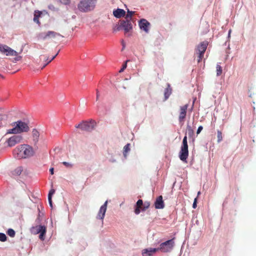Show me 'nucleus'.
<instances>
[{
    "label": "nucleus",
    "mask_w": 256,
    "mask_h": 256,
    "mask_svg": "<svg viewBox=\"0 0 256 256\" xmlns=\"http://www.w3.org/2000/svg\"><path fill=\"white\" fill-rule=\"evenodd\" d=\"M34 154L35 151L33 148L28 144H21L14 150V154L18 159L29 158Z\"/></svg>",
    "instance_id": "obj_1"
},
{
    "label": "nucleus",
    "mask_w": 256,
    "mask_h": 256,
    "mask_svg": "<svg viewBox=\"0 0 256 256\" xmlns=\"http://www.w3.org/2000/svg\"><path fill=\"white\" fill-rule=\"evenodd\" d=\"M98 0H80L77 4V8L82 13L90 12L94 10Z\"/></svg>",
    "instance_id": "obj_2"
},
{
    "label": "nucleus",
    "mask_w": 256,
    "mask_h": 256,
    "mask_svg": "<svg viewBox=\"0 0 256 256\" xmlns=\"http://www.w3.org/2000/svg\"><path fill=\"white\" fill-rule=\"evenodd\" d=\"M14 128L8 130L7 133L10 134H18L26 132L30 130V126L27 122L18 120L13 124Z\"/></svg>",
    "instance_id": "obj_3"
},
{
    "label": "nucleus",
    "mask_w": 256,
    "mask_h": 256,
    "mask_svg": "<svg viewBox=\"0 0 256 256\" xmlns=\"http://www.w3.org/2000/svg\"><path fill=\"white\" fill-rule=\"evenodd\" d=\"M0 53L8 56L14 57L13 60L14 62L19 61L22 58V56L19 55L20 52H17L7 45L1 44H0Z\"/></svg>",
    "instance_id": "obj_4"
},
{
    "label": "nucleus",
    "mask_w": 256,
    "mask_h": 256,
    "mask_svg": "<svg viewBox=\"0 0 256 256\" xmlns=\"http://www.w3.org/2000/svg\"><path fill=\"white\" fill-rule=\"evenodd\" d=\"M96 124V121L90 120L88 121H83L76 125L75 127L82 131L91 132L95 128Z\"/></svg>",
    "instance_id": "obj_5"
},
{
    "label": "nucleus",
    "mask_w": 256,
    "mask_h": 256,
    "mask_svg": "<svg viewBox=\"0 0 256 256\" xmlns=\"http://www.w3.org/2000/svg\"><path fill=\"white\" fill-rule=\"evenodd\" d=\"M174 244V239H171L161 243L157 249L162 252H170L173 250Z\"/></svg>",
    "instance_id": "obj_6"
},
{
    "label": "nucleus",
    "mask_w": 256,
    "mask_h": 256,
    "mask_svg": "<svg viewBox=\"0 0 256 256\" xmlns=\"http://www.w3.org/2000/svg\"><path fill=\"white\" fill-rule=\"evenodd\" d=\"M208 45V42H203L198 46L196 54H198V62L202 60L204 57V53L207 48Z\"/></svg>",
    "instance_id": "obj_7"
},
{
    "label": "nucleus",
    "mask_w": 256,
    "mask_h": 256,
    "mask_svg": "<svg viewBox=\"0 0 256 256\" xmlns=\"http://www.w3.org/2000/svg\"><path fill=\"white\" fill-rule=\"evenodd\" d=\"M132 25L129 20H125L120 21V24L117 27L116 30H120L121 29H123L125 32H128L132 30Z\"/></svg>",
    "instance_id": "obj_8"
},
{
    "label": "nucleus",
    "mask_w": 256,
    "mask_h": 256,
    "mask_svg": "<svg viewBox=\"0 0 256 256\" xmlns=\"http://www.w3.org/2000/svg\"><path fill=\"white\" fill-rule=\"evenodd\" d=\"M138 26L140 28L146 33L149 32L150 24L144 18L140 20L138 22Z\"/></svg>",
    "instance_id": "obj_9"
},
{
    "label": "nucleus",
    "mask_w": 256,
    "mask_h": 256,
    "mask_svg": "<svg viewBox=\"0 0 256 256\" xmlns=\"http://www.w3.org/2000/svg\"><path fill=\"white\" fill-rule=\"evenodd\" d=\"M22 140V137L20 135H14L10 138L8 140V144L9 146H13L16 144L20 143Z\"/></svg>",
    "instance_id": "obj_10"
},
{
    "label": "nucleus",
    "mask_w": 256,
    "mask_h": 256,
    "mask_svg": "<svg viewBox=\"0 0 256 256\" xmlns=\"http://www.w3.org/2000/svg\"><path fill=\"white\" fill-rule=\"evenodd\" d=\"M108 202V200H106L104 204L100 206L96 217L97 219L103 220L106 211Z\"/></svg>",
    "instance_id": "obj_11"
},
{
    "label": "nucleus",
    "mask_w": 256,
    "mask_h": 256,
    "mask_svg": "<svg viewBox=\"0 0 256 256\" xmlns=\"http://www.w3.org/2000/svg\"><path fill=\"white\" fill-rule=\"evenodd\" d=\"M188 156V148L181 147L179 154V157L180 160L186 162V159Z\"/></svg>",
    "instance_id": "obj_12"
},
{
    "label": "nucleus",
    "mask_w": 256,
    "mask_h": 256,
    "mask_svg": "<svg viewBox=\"0 0 256 256\" xmlns=\"http://www.w3.org/2000/svg\"><path fill=\"white\" fill-rule=\"evenodd\" d=\"M188 108V104H186L180 107V112L178 116L180 122H183L186 114V110Z\"/></svg>",
    "instance_id": "obj_13"
},
{
    "label": "nucleus",
    "mask_w": 256,
    "mask_h": 256,
    "mask_svg": "<svg viewBox=\"0 0 256 256\" xmlns=\"http://www.w3.org/2000/svg\"><path fill=\"white\" fill-rule=\"evenodd\" d=\"M158 251V249L157 248H148L144 249L142 254V256H152Z\"/></svg>",
    "instance_id": "obj_14"
},
{
    "label": "nucleus",
    "mask_w": 256,
    "mask_h": 256,
    "mask_svg": "<svg viewBox=\"0 0 256 256\" xmlns=\"http://www.w3.org/2000/svg\"><path fill=\"white\" fill-rule=\"evenodd\" d=\"M112 14L115 18H120L126 16V12L122 9L118 8L114 10Z\"/></svg>",
    "instance_id": "obj_15"
},
{
    "label": "nucleus",
    "mask_w": 256,
    "mask_h": 256,
    "mask_svg": "<svg viewBox=\"0 0 256 256\" xmlns=\"http://www.w3.org/2000/svg\"><path fill=\"white\" fill-rule=\"evenodd\" d=\"M154 206L156 209H162L164 208V204L162 196H160L156 198L154 202Z\"/></svg>",
    "instance_id": "obj_16"
},
{
    "label": "nucleus",
    "mask_w": 256,
    "mask_h": 256,
    "mask_svg": "<svg viewBox=\"0 0 256 256\" xmlns=\"http://www.w3.org/2000/svg\"><path fill=\"white\" fill-rule=\"evenodd\" d=\"M46 226L41 225L33 226L30 228V232L34 234H37L42 232V230L46 228Z\"/></svg>",
    "instance_id": "obj_17"
},
{
    "label": "nucleus",
    "mask_w": 256,
    "mask_h": 256,
    "mask_svg": "<svg viewBox=\"0 0 256 256\" xmlns=\"http://www.w3.org/2000/svg\"><path fill=\"white\" fill-rule=\"evenodd\" d=\"M142 204L143 202L142 200H138L134 209V212L136 214H138L140 213V208H141Z\"/></svg>",
    "instance_id": "obj_18"
},
{
    "label": "nucleus",
    "mask_w": 256,
    "mask_h": 256,
    "mask_svg": "<svg viewBox=\"0 0 256 256\" xmlns=\"http://www.w3.org/2000/svg\"><path fill=\"white\" fill-rule=\"evenodd\" d=\"M24 170L25 168L24 166H18L14 170L12 174L14 175L20 176Z\"/></svg>",
    "instance_id": "obj_19"
},
{
    "label": "nucleus",
    "mask_w": 256,
    "mask_h": 256,
    "mask_svg": "<svg viewBox=\"0 0 256 256\" xmlns=\"http://www.w3.org/2000/svg\"><path fill=\"white\" fill-rule=\"evenodd\" d=\"M32 134L33 138V140L34 142H37L38 140L40 133L36 129H33L32 132Z\"/></svg>",
    "instance_id": "obj_20"
},
{
    "label": "nucleus",
    "mask_w": 256,
    "mask_h": 256,
    "mask_svg": "<svg viewBox=\"0 0 256 256\" xmlns=\"http://www.w3.org/2000/svg\"><path fill=\"white\" fill-rule=\"evenodd\" d=\"M130 144H128L124 147L123 154L125 158H127L128 154L130 150Z\"/></svg>",
    "instance_id": "obj_21"
},
{
    "label": "nucleus",
    "mask_w": 256,
    "mask_h": 256,
    "mask_svg": "<svg viewBox=\"0 0 256 256\" xmlns=\"http://www.w3.org/2000/svg\"><path fill=\"white\" fill-rule=\"evenodd\" d=\"M47 38H54L56 36H60L59 34H58L54 31L47 32Z\"/></svg>",
    "instance_id": "obj_22"
},
{
    "label": "nucleus",
    "mask_w": 256,
    "mask_h": 256,
    "mask_svg": "<svg viewBox=\"0 0 256 256\" xmlns=\"http://www.w3.org/2000/svg\"><path fill=\"white\" fill-rule=\"evenodd\" d=\"M134 13L135 12L130 11L129 10H128L127 14L126 16V20H129L130 22H131L132 16L134 14Z\"/></svg>",
    "instance_id": "obj_23"
},
{
    "label": "nucleus",
    "mask_w": 256,
    "mask_h": 256,
    "mask_svg": "<svg viewBox=\"0 0 256 256\" xmlns=\"http://www.w3.org/2000/svg\"><path fill=\"white\" fill-rule=\"evenodd\" d=\"M42 13L40 12L39 11H35L34 14V21L37 24H40L39 20H38V18L40 16Z\"/></svg>",
    "instance_id": "obj_24"
},
{
    "label": "nucleus",
    "mask_w": 256,
    "mask_h": 256,
    "mask_svg": "<svg viewBox=\"0 0 256 256\" xmlns=\"http://www.w3.org/2000/svg\"><path fill=\"white\" fill-rule=\"evenodd\" d=\"M38 38L40 40H47V32H42L38 35Z\"/></svg>",
    "instance_id": "obj_25"
},
{
    "label": "nucleus",
    "mask_w": 256,
    "mask_h": 256,
    "mask_svg": "<svg viewBox=\"0 0 256 256\" xmlns=\"http://www.w3.org/2000/svg\"><path fill=\"white\" fill-rule=\"evenodd\" d=\"M171 93H172V90L170 88V86H168L165 90V91H164V97H165L166 100L168 98L170 95Z\"/></svg>",
    "instance_id": "obj_26"
},
{
    "label": "nucleus",
    "mask_w": 256,
    "mask_h": 256,
    "mask_svg": "<svg viewBox=\"0 0 256 256\" xmlns=\"http://www.w3.org/2000/svg\"><path fill=\"white\" fill-rule=\"evenodd\" d=\"M60 3L64 5H70L71 3V0H56Z\"/></svg>",
    "instance_id": "obj_27"
},
{
    "label": "nucleus",
    "mask_w": 256,
    "mask_h": 256,
    "mask_svg": "<svg viewBox=\"0 0 256 256\" xmlns=\"http://www.w3.org/2000/svg\"><path fill=\"white\" fill-rule=\"evenodd\" d=\"M7 234L9 236H10L12 238H13L14 236L16 233L14 230L10 228L8 230Z\"/></svg>",
    "instance_id": "obj_28"
},
{
    "label": "nucleus",
    "mask_w": 256,
    "mask_h": 256,
    "mask_svg": "<svg viewBox=\"0 0 256 256\" xmlns=\"http://www.w3.org/2000/svg\"><path fill=\"white\" fill-rule=\"evenodd\" d=\"M46 233V228L42 230V232L40 233V234L39 238L41 240H44V235H45Z\"/></svg>",
    "instance_id": "obj_29"
},
{
    "label": "nucleus",
    "mask_w": 256,
    "mask_h": 256,
    "mask_svg": "<svg viewBox=\"0 0 256 256\" xmlns=\"http://www.w3.org/2000/svg\"><path fill=\"white\" fill-rule=\"evenodd\" d=\"M216 75L218 76L220 75L222 72V68L219 64H217L216 66Z\"/></svg>",
    "instance_id": "obj_30"
},
{
    "label": "nucleus",
    "mask_w": 256,
    "mask_h": 256,
    "mask_svg": "<svg viewBox=\"0 0 256 256\" xmlns=\"http://www.w3.org/2000/svg\"><path fill=\"white\" fill-rule=\"evenodd\" d=\"M181 147L188 148L186 136H185L184 138L182 140V144Z\"/></svg>",
    "instance_id": "obj_31"
},
{
    "label": "nucleus",
    "mask_w": 256,
    "mask_h": 256,
    "mask_svg": "<svg viewBox=\"0 0 256 256\" xmlns=\"http://www.w3.org/2000/svg\"><path fill=\"white\" fill-rule=\"evenodd\" d=\"M6 240V236L4 233H0V241L1 242H5Z\"/></svg>",
    "instance_id": "obj_32"
},
{
    "label": "nucleus",
    "mask_w": 256,
    "mask_h": 256,
    "mask_svg": "<svg viewBox=\"0 0 256 256\" xmlns=\"http://www.w3.org/2000/svg\"><path fill=\"white\" fill-rule=\"evenodd\" d=\"M222 140V133L220 131L218 132V142H220Z\"/></svg>",
    "instance_id": "obj_33"
},
{
    "label": "nucleus",
    "mask_w": 256,
    "mask_h": 256,
    "mask_svg": "<svg viewBox=\"0 0 256 256\" xmlns=\"http://www.w3.org/2000/svg\"><path fill=\"white\" fill-rule=\"evenodd\" d=\"M128 60H126L123 64L122 68L120 70V72H122L127 67V62Z\"/></svg>",
    "instance_id": "obj_34"
},
{
    "label": "nucleus",
    "mask_w": 256,
    "mask_h": 256,
    "mask_svg": "<svg viewBox=\"0 0 256 256\" xmlns=\"http://www.w3.org/2000/svg\"><path fill=\"white\" fill-rule=\"evenodd\" d=\"M62 164L67 168H72V164L70 162H62Z\"/></svg>",
    "instance_id": "obj_35"
},
{
    "label": "nucleus",
    "mask_w": 256,
    "mask_h": 256,
    "mask_svg": "<svg viewBox=\"0 0 256 256\" xmlns=\"http://www.w3.org/2000/svg\"><path fill=\"white\" fill-rule=\"evenodd\" d=\"M54 192L55 190L54 189L50 190L48 195V198H52V196L54 194Z\"/></svg>",
    "instance_id": "obj_36"
},
{
    "label": "nucleus",
    "mask_w": 256,
    "mask_h": 256,
    "mask_svg": "<svg viewBox=\"0 0 256 256\" xmlns=\"http://www.w3.org/2000/svg\"><path fill=\"white\" fill-rule=\"evenodd\" d=\"M197 198H195L192 204V208H196Z\"/></svg>",
    "instance_id": "obj_37"
},
{
    "label": "nucleus",
    "mask_w": 256,
    "mask_h": 256,
    "mask_svg": "<svg viewBox=\"0 0 256 256\" xmlns=\"http://www.w3.org/2000/svg\"><path fill=\"white\" fill-rule=\"evenodd\" d=\"M202 129H203V127L202 126H200L198 128L196 134H199L201 132V131L202 130Z\"/></svg>",
    "instance_id": "obj_38"
},
{
    "label": "nucleus",
    "mask_w": 256,
    "mask_h": 256,
    "mask_svg": "<svg viewBox=\"0 0 256 256\" xmlns=\"http://www.w3.org/2000/svg\"><path fill=\"white\" fill-rule=\"evenodd\" d=\"M48 200L49 204H50V206L52 208V198H48Z\"/></svg>",
    "instance_id": "obj_39"
},
{
    "label": "nucleus",
    "mask_w": 256,
    "mask_h": 256,
    "mask_svg": "<svg viewBox=\"0 0 256 256\" xmlns=\"http://www.w3.org/2000/svg\"><path fill=\"white\" fill-rule=\"evenodd\" d=\"M58 54V53H57L55 56H52V57L51 58H50V60H48V63L50 62L52 60H53L55 58V57L57 56Z\"/></svg>",
    "instance_id": "obj_40"
},
{
    "label": "nucleus",
    "mask_w": 256,
    "mask_h": 256,
    "mask_svg": "<svg viewBox=\"0 0 256 256\" xmlns=\"http://www.w3.org/2000/svg\"><path fill=\"white\" fill-rule=\"evenodd\" d=\"M145 205H146V206H144V208L142 209V210H146V208H147L150 206L148 202L146 204H145Z\"/></svg>",
    "instance_id": "obj_41"
},
{
    "label": "nucleus",
    "mask_w": 256,
    "mask_h": 256,
    "mask_svg": "<svg viewBox=\"0 0 256 256\" xmlns=\"http://www.w3.org/2000/svg\"><path fill=\"white\" fill-rule=\"evenodd\" d=\"M231 32H232V30H228V39H230V38Z\"/></svg>",
    "instance_id": "obj_42"
},
{
    "label": "nucleus",
    "mask_w": 256,
    "mask_h": 256,
    "mask_svg": "<svg viewBox=\"0 0 256 256\" xmlns=\"http://www.w3.org/2000/svg\"><path fill=\"white\" fill-rule=\"evenodd\" d=\"M54 169L53 168H52L50 169V172L51 174H54Z\"/></svg>",
    "instance_id": "obj_43"
},
{
    "label": "nucleus",
    "mask_w": 256,
    "mask_h": 256,
    "mask_svg": "<svg viewBox=\"0 0 256 256\" xmlns=\"http://www.w3.org/2000/svg\"><path fill=\"white\" fill-rule=\"evenodd\" d=\"M99 96H100L99 92L98 91V90H96V100H98Z\"/></svg>",
    "instance_id": "obj_44"
},
{
    "label": "nucleus",
    "mask_w": 256,
    "mask_h": 256,
    "mask_svg": "<svg viewBox=\"0 0 256 256\" xmlns=\"http://www.w3.org/2000/svg\"><path fill=\"white\" fill-rule=\"evenodd\" d=\"M200 194V192H198V196Z\"/></svg>",
    "instance_id": "obj_45"
}]
</instances>
